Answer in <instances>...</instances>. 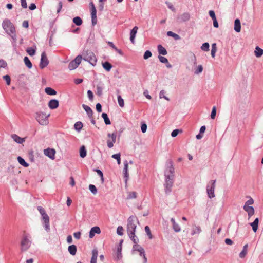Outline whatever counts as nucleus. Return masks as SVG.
I'll use <instances>...</instances> for the list:
<instances>
[{
	"instance_id": "nucleus-26",
	"label": "nucleus",
	"mask_w": 263,
	"mask_h": 263,
	"mask_svg": "<svg viewBox=\"0 0 263 263\" xmlns=\"http://www.w3.org/2000/svg\"><path fill=\"white\" fill-rule=\"evenodd\" d=\"M254 54L257 58H260L263 55V49L256 46L254 50Z\"/></svg>"
},
{
	"instance_id": "nucleus-56",
	"label": "nucleus",
	"mask_w": 263,
	"mask_h": 263,
	"mask_svg": "<svg viewBox=\"0 0 263 263\" xmlns=\"http://www.w3.org/2000/svg\"><path fill=\"white\" fill-rule=\"evenodd\" d=\"M190 18V15L187 13H185L182 14V18L184 21H187L189 20Z\"/></svg>"
},
{
	"instance_id": "nucleus-34",
	"label": "nucleus",
	"mask_w": 263,
	"mask_h": 263,
	"mask_svg": "<svg viewBox=\"0 0 263 263\" xmlns=\"http://www.w3.org/2000/svg\"><path fill=\"white\" fill-rule=\"evenodd\" d=\"M87 151L85 146L83 145L80 147V156L81 158H84L86 156Z\"/></svg>"
},
{
	"instance_id": "nucleus-39",
	"label": "nucleus",
	"mask_w": 263,
	"mask_h": 263,
	"mask_svg": "<svg viewBox=\"0 0 263 263\" xmlns=\"http://www.w3.org/2000/svg\"><path fill=\"white\" fill-rule=\"evenodd\" d=\"M102 117L104 119V122L106 125H109L111 124L109 119L108 117L107 114L102 113Z\"/></svg>"
},
{
	"instance_id": "nucleus-57",
	"label": "nucleus",
	"mask_w": 263,
	"mask_h": 263,
	"mask_svg": "<svg viewBox=\"0 0 263 263\" xmlns=\"http://www.w3.org/2000/svg\"><path fill=\"white\" fill-rule=\"evenodd\" d=\"M216 108L215 106L213 107L212 112L211 114V118L212 119H214L216 116Z\"/></svg>"
},
{
	"instance_id": "nucleus-44",
	"label": "nucleus",
	"mask_w": 263,
	"mask_h": 263,
	"mask_svg": "<svg viewBox=\"0 0 263 263\" xmlns=\"http://www.w3.org/2000/svg\"><path fill=\"white\" fill-rule=\"evenodd\" d=\"M216 51H217L216 44L215 43H213L212 45V49H211V56L212 57V58H215Z\"/></svg>"
},
{
	"instance_id": "nucleus-62",
	"label": "nucleus",
	"mask_w": 263,
	"mask_h": 263,
	"mask_svg": "<svg viewBox=\"0 0 263 263\" xmlns=\"http://www.w3.org/2000/svg\"><path fill=\"white\" fill-rule=\"evenodd\" d=\"M209 15L210 16V17L212 18V20H215L216 18V16H215V12H214V11L210 10L209 12Z\"/></svg>"
},
{
	"instance_id": "nucleus-30",
	"label": "nucleus",
	"mask_w": 263,
	"mask_h": 263,
	"mask_svg": "<svg viewBox=\"0 0 263 263\" xmlns=\"http://www.w3.org/2000/svg\"><path fill=\"white\" fill-rule=\"evenodd\" d=\"M158 51L159 54H162L163 55H165L167 53V51L166 49L163 47L161 45H159L158 46Z\"/></svg>"
},
{
	"instance_id": "nucleus-11",
	"label": "nucleus",
	"mask_w": 263,
	"mask_h": 263,
	"mask_svg": "<svg viewBox=\"0 0 263 263\" xmlns=\"http://www.w3.org/2000/svg\"><path fill=\"white\" fill-rule=\"evenodd\" d=\"M107 136L110 139L107 140V144L109 148H112L114 146V144L116 141L117 135L116 133L112 134H108Z\"/></svg>"
},
{
	"instance_id": "nucleus-51",
	"label": "nucleus",
	"mask_w": 263,
	"mask_h": 263,
	"mask_svg": "<svg viewBox=\"0 0 263 263\" xmlns=\"http://www.w3.org/2000/svg\"><path fill=\"white\" fill-rule=\"evenodd\" d=\"M201 49L205 51H208L209 50V44L208 43H204L202 44L201 47Z\"/></svg>"
},
{
	"instance_id": "nucleus-8",
	"label": "nucleus",
	"mask_w": 263,
	"mask_h": 263,
	"mask_svg": "<svg viewBox=\"0 0 263 263\" xmlns=\"http://www.w3.org/2000/svg\"><path fill=\"white\" fill-rule=\"evenodd\" d=\"M84 60L88 62L92 66H95L97 63V58L92 52H87L84 58Z\"/></svg>"
},
{
	"instance_id": "nucleus-21",
	"label": "nucleus",
	"mask_w": 263,
	"mask_h": 263,
	"mask_svg": "<svg viewBox=\"0 0 263 263\" xmlns=\"http://www.w3.org/2000/svg\"><path fill=\"white\" fill-rule=\"evenodd\" d=\"M11 137L15 142L18 144H22L25 141L24 138H22L16 134L12 135Z\"/></svg>"
},
{
	"instance_id": "nucleus-53",
	"label": "nucleus",
	"mask_w": 263,
	"mask_h": 263,
	"mask_svg": "<svg viewBox=\"0 0 263 263\" xmlns=\"http://www.w3.org/2000/svg\"><path fill=\"white\" fill-rule=\"evenodd\" d=\"M123 228L122 226H119L117 229V233L120 236L123 235Z\"/></svg>"
},
{
	"instance_id": "nucleus-33",
	"label": "nucleus",
	"mask_w": 263,
	"mask_h": 263,
	"mask_svg": "<svg viewBox=\"0 0 263 263\" xmlns=\"http://www.w3.org/2000/svg\"><path fill=\"white\" fill-rule=\"evenodd\" d=\"M36 49V47L35 46H34V47L27 48L26 49V52L29 55L33 56L35 53Z\"/></svg>"
},
{
	"instance_id": "nucleus-50",
	"label": "nucleus",
	"mask_w": 263,
	"mask_h": 263,
	"mask_svg": "<svg viewBox=\"0 0 263 263\" xmlns=\"http://www.w3.org/2000/svg\"><path fill=\"white\" fill-rule=\"evenodd\" d=\"M152 55V54L151 52L149 50H146L144 53L143 58L144 60H147L148 58H151Z\"/></svg>"
},
{
	"instance_id": "nucleus-31",
	"label": "nucleus",
	"mask_w": 263,
	"mask_h": 263,
	"mask_svg": "<svg viewBox=\"0 0 263 263\" xmlns=\"http://www.w3.org/2000/svg\"><path fill=\"white\" fill-rule=\"evenodd\" d=\"M139 253V255L143 258V263H147V259L145 254L144 249L142 248L138 251Z\"/></svg>"
},
{
	"instance_id": "nucleus-9",
	"label": "nucleus",
	"mask_w": 263,
	"mask_h": 263,
	"mask_svg": "<svg viewBox=\"0 0 263 263\" xmlns=\"http://www.w3.org/2000/svg\"><path fill=\"white\" fill-rule=\"evenodd\" d=\"M82 59V56L79 55L74 59V60L71 61L68 65V68L69 70H72L77 68L81 63Z\"/></svg>"
},
{
	"instance_id": "nucleus-38",
	"label": "nucleus",
	"mask_w": 263,
	"mask_h": 263,
	"mask_svg": "<svg viewBox=\"0 0 263 263\" xmlns=\"http://www.w3.org/2000/svg\"><path fill=\"white\" fill-rule=\"evenodd\" d=\"M24 62L26 66L29 68L31 69L32 67V65L29 58L27 57H25L24 58Z\"/></svg>"
},
{
	"instance_id": "nucleus-13",
	"label": "nucleus",
	"mask_w": 263,
	"mask_h": 263,
	"mask_svg": "<svg viewBox=\"0 0 263 263\" xmlns=\"http://www.w3.org/2000/svg\"><path fill=\"white\" fill-rule=\"evenodd\" d=\"M44 154L52 160L55 159V151L54 149L48 148L44 150Z\"/></svg>"
},
{
	"instance_id": "nucleus-3",
	"label": "nucleus",
	"mask_w": 263,
	"mask_h": 263,
	"mask_svg": "<svg viewBox=\"0 0 263 263\" xmlns=\"http://www.w3.org/2000/svg\"><path fill=\"white\" fill-rule=\"evenodd\" d=\"M37 210L42 215V220L43 227L46 232H49L50 231L49 217L46 213L45 210L41 206H38Z\"/></svg>"
},
{
	"instance_id": "nucleus-55",
	"label": "nucleus",
	"mask_w": 263,
	"mask_h": 263,
	"mask_svg": "<svg viewBox=\"0 0 263 263\" xmlns=\"http://www.w3.org/2000/svg\"><path fill=\"white\" fill-rule=\"evenodd\" d=\"M203 71V67L201 65H198L196 70L195 71V73L196 74H198L202 72Z\"/></svg>"
},
{
	"instance_id": "nucleus-43",
	"label": "nucleus",
	"mask_w": 263,
	"mask_h": 263,
	"mask_svg": "<svg viewBox=\"0 0 263 263\" xmlns=\"http://www.w3.org/2000/svg\"><path fill=\"white\" fill-rule=\"evenodd\" d=\"M167 35L169 36H172V37H174L176 40L180 39V36L179 35H178L172 31H168L167 32Z\"/></svg>"
},
{
	"instance_id": "nucleus-42",
	"label": "nucleus",
	"mask_w": 263,
	"mask_h": 263,
	"mask_svg": "<svg viewBox=\"0 0 263 263\" xmlns=\"http://www.w3.org/2000/svg\"><path fill=\"white\" fill-rule=\"evenodd\" d=\"M73 22L77 25L80 26L82 24V20L80 17H75L73 19Z\"/></svg>"
},
{
	"instance_id": "nucleus-32",
	"label": "nucleus",
	"mask_w": 263,
	"mask_h": 263,
	"mask_svg": "<svg viewBox=\"0 0 263 263\" xmlns=\"http://www.w3.org/2000/svg\"><path fill=\"white\" fill-rule=\"evenodd\" d=\"M102 65L103 68L107 71H110L112 67L111 64L108 62L102 63Z\"/></svg>"
},
{
	"instance_id": "nucleus-25",
	"label": "nucleus",
	"mask_w": 263,
	"mask_h": 263,
	"mask_svg": "<svg viewBox=\"0 0 263 263\" xmlns=\"http://www.w3.org/2000/svg\"><path fill=\"white\" fill-rule=\"evenodd\" d=\"M201 232V228L199 226H193L192 227L191 235H194L195 234H199Z\"/></svg>"
},
{
	"instance_id": "nucleus-48",
	"label": "nucleus",
	"mask_w": 263,
	"mask_h": 263,
	"mask_svg": "<svg viewBox=\"0 0 263 263\" xmlns=\"http://www.w3.org/2000/svg\"><path fill=\"white\" fill-rule=\"evenodd\" d=\"M137 197V193L135 192H130L128 193L127 199H135Z\"/></svg>"
},
{
	"instance_id": "nucleus-58",
	"label": "nucleus",
	"mask_w": 263,
	"mask_h": 263,
	"mask_svg": "<svg viewBox=\"0 0 263 263\" xmlns=\"http://www.w3.org/2000/svg\"><path fill=\"white\" fill-rule=\"evenodd\" d=\"M254 203V200L252 198H250V199L247 200L243 206H250L251 205Z\"/></svg>"
},
{
	"instance_id": "nucleus-52",
	"label": "nucleus",
	"mask_w": 263,
	"mask_h": 263,
	"mask_svg": "<svg viewBox=\"0 0 263 263\" xmlns=\"http://www.w3.org/2000/svg\"><path fill=\"white\" fill-rule=\"evenodd\" d=\"M158 58L159 61L162 63L166 64L168 63V60L164 57L159 55Z\"/></svg>"
},
{
	"instance_id": "nucleus-49",
	"label": "nucleus",
	"mask_w": 263,
	"mask_h": 263,
	"mask_svg": "<svg viewBox=\"0 0 263 263\" xmlns=\"http://www.w3.org/2000/svg\"><path fill=\"white\" fill-rule=\"evenodd\" d=\"M89 189L93 194L96 195L97 194V190L94 185L90 184L89 185Z\"/></svg>"
},
{
	"instance_id": "nucleus-54",
	"label": "nucleus",
	"mask_w": 263,
	"mask_h": 263,
	"mask_svg": "<svg viewBox=\"0 0 263 263\" xmlns=\"http://www.w3.org/2000/svg\"><path fill=\"white\" fill-rule=\"evenodd\" d=\"M95 171L97 173V174L100 176L101 180V182L103 183L104 182V177L102 171L99 169L95 170Z\"/></svg>"
},
{
	"instance_id": "nucleus-2",
	"label": "nucleus",
	"mask_w": 263,
	"mask_h": 263,
	"mask_svg": "<svg viewBox=\"0 0 263 263\" xmlns=\"http://www.w3.org/2000/svg\"><path fill=\"white\" fill-rule=\"evenodd\" d=\"M3 28L5 30L8 34L10 35L14 42L17 40L15 34V28L13 24L9 20L6 19L3 21L2 23Z\"/></svg>"
},
{
	"instance_id": "nucleus-5",
	"label": "nucleus",
	"mask_w": 263,
	"mask_h": 263,
	"mask_svg": "<svg viewBox=\"0 0 263 263\" xmlns=\"http://www.w3.org/2000/svg\"><path fill=\"white\" fill-rule=\"evenodd\" d=\"M50 114L46 115L43 112H37L35 115V119L39 124L42 125H47L48 124V117Z\"/></svg>"
},
{
	"instance_id": "nucleus-37",
	"label": "nucleus",
	"mask_w": 263,
	"mask_h": 263,
	"mask_svg": "<svg viewBox=\"0 0 263 263\" xmlns=\"http://www.w3.org/2000/svg\"><path fill=\"white\" fill-rule=\"evenodd\" d=\"M45 92L49 95H55L57 92L51 87H46L45 89Z\"/></svg>"
},
{
	"instance_id": "nucleus-47",
	"label": "nucleus",
	"mask_w": 263,
	"mask_h": 263,
	"mask_svg": "<svg viewBox=\"0 0 263 263\" xmlns=\"http://www.w3.org/2000/svg\"><path fill=\"white\" fill-rule=\"evenodd\" d=\"M145 232H146L147 235L148 236L149 239H152L153 238V235L151 233L150 229L148 226H146L145 227Z\"/></svg>"
},
{
	"instance_id": "nucleus-61",
	"label": "nucleus",
	"mask_w": 263,
	"mask_h": 263,
	"mask_svg": "<svg viewBox=\"0 0 263 263\" xmlns=\"http://www.w3.org/2000/svg\"><path fill=\"white\" fill-rule=\"evenodd\" d=\"M7 65V63L3 60H0V68H5Z\"/></svg>"
},
{
	"instance_id": "nucleus-23",
	"label": "nucleus",
	"mask_w": 263,
	"mask_h": 263,
	"mask_svg": "<svg viewBox=\"0 0 263 263\" xmlns=\"http://www.w3.org/2000/svg\"><path fill=\"white\" fill-rule=\"evenodd\" d=\"M97 257L98 250L96 249H94L92 251V257L91 258L90 263H97Z\"/></svg>"
},
{
	"instance_id": "nucleus-63",
	"label": "nucleus",
	"mask_w": 263,
	"mask_h": 263,
	"mask_svg": "<svg viewBox=\"0 0 263 263\" xmlns=\"http://www.w3.org/2000/svg\"><path fill=\"white\" fill-rule=\"evenodd\" d=\"M81 233L80 232H77L73 233L74 238L77 239H80L81 238Z\"/></svg>"
},
{
	"instance_id": "nucleus-15",
	"label": "nucleus",
	"mask_w": 263,
	"mask_h": 263,
	"mask_svg": "<svg viewBox=\"0 0 263 263\" xmlns=\"http://www.w3.org/2000/svg\"><path fill=\"white\" fill-rule=\"evenodd\" d=\"M243 210L247 213L248 219L252 217L255 213L254 209L252 206H243Z\"/></svg>"
},
{
	"instance_id": "nucleus-36",
	"label": "nucleus",
	"mask_w": 263,
	"mask_h": 263,
	"mask_svg": "<svg viewBox=\"0 0 263 263\" xmlns=\"http://www.w3.org/2000/svg\"><path fill=\"white\" fill-rule=\"evenodd\" d=\"M17 160L19 162V163L22 165V166L25 167H27L29 166V164L28 163H27L25 160L22 158L20 156H18L17 157Z\"/></svg>"
},
{
	"instance_id": "nucleus-45",
	"label": "nucleus",
	"mask_w": 263,
	"mask_h": 263,
	"mask_svg": "<svg viewBox=\"0 0 263 263\" xmlns=\"http://www.w3.org/2000/svg\"><path fill=\"white\" fill-rule=\"evenodd\" d=\"M117 99L119 105L121 107H123L124 106V101L123 99L121 97L120 95H119L118 96Z\"/></svg>"
},
{
	"instance_id": "nucleus-17",
	"label": "nucleus",
	"mask_w": 263,
	"mask_h": 263,
	"mask_svg": "<svg viewBox=\"0 0 263 263\" xmlns=\"http://www.w3.org/2000/svg\"><path fill=\"white\" fill-rule=\"evenodd\" d=\"M138 30V27L135 26L130 31V40L133 44L135 43V37Z\"/></svg>"
},
{
	"instance_id": "nucleus-59",
	"label": "nucleus",
	"mask_w": 263,
	"mask_h": 263,
	"mask_svg": "<svg viewBox=\"0 0 263 263\" xmlns=\"http://www.w3.org/2000/svg\"><path fill=\"white\" fill-rule=\"evenodd\" d=\"M3 79L6 81L7 84L9 85L11 82V79L9 76L5 75L3 76Z\"/></svg>"
},
{
	"instance_id": "nucleus-24",
	"label": "nucleus",
	"mask_w": 263,
	"mask_h": 263,
	"mask_svg": "<svg viewBox=\"0 0 263 263\" xmlns=\"http://www.w3.org/2000/svg\"><path fill=\"white\" fill-rule=\"evenodd\" d=\"M258 223L259 219L258 218H256L253 222L250 223L254 232H256L257 231L258 229Z\"/></svg>"
},
{
	"instance_id": "nucleus-18",
	"label": "nucleus",
	"mask_w": 263,
	"mask_h": 263,
	"mask_svg": "<svg viewBox=\"0 0 263 263\" xmlns=\"http://www.w3.org/2000/svg\"><path fill=\"white\" fill-rule=\"evenodd\" d=\"M173 185V179H165V191L166 193H170L171 191V187Z\"/></svg>"
},
{
	"instance_id": "nucleus-22",
	"label": "nucleus",
	"mask_w": 263,
	"mask_h": 263,
	"mask_svg": "<svg viewBox=\"0 0 263 263\" xmlns=\"http://www.w3.org/2000/svg\"><path fill=\"white\" fill-rule=\"evenodd\" d=\"M234 30L236 32H240L241 31V23L239 19H236L234 22Z\"/></svg>"
},
{
	"instance_id": "nucleus-46",
	"label": "nucleus",
	"mask_w": 263,
	"mask_h": 263,
	"mask_svg": "<svg viewBox=\"0 0 263 263\" xmlns=\"http://www.w3.org/2000/svg\"><path fill=\"white\" fill-rule=\"evenodd\" d=\"M121 155L120 153L114 154L112 155L111 157L114 159H115L117 161V163L118 164H120L121 163Z\"/></svg>"
},
{
	"instance_id": "nucleus-14",
	"label": "nucleus",
	"mask_w": 263,
	"mask_h": 263,
	"mask_svg": "<svg viewBox=\"0 0 263 263\" xmlns=\"http://www.w3.org/2000/svg\"><path fill=\"white\" fill-rule=\"evenodd\" d=\"M131 240L133 241V242L134 243V245L133 246V251H138L140 249H142V247L138 245L139 242V239L137 237H132L130 238Z\"/></svg>"
},
{
	"instance_id": "nucleus-4",
	"label": "nucleus",
	"mask_w": 263,
	"mask_h": 263,
	"mask_svg": "<svg viewBox=\"0 0 263 263\" xmlns=\"http://www.w3.org/2000/svg\"><path fill=\"white\" fill-rule=\"evenodd\" d=\"M20 250L22 252L27 251L31 245L30 237L27 235H24L20 242Z\"/></svg>"
},
{
	"instance_id": "nucleus-6",
	"label": "nucleus",
	"mask_w": 263,
	"mask_h": 263,
	"mask_svg": "<svg viewBox=\"0 0 263 263\" xmlns=\"http://www.w3.org/2000/svg\"><path fill=\"white\" fill-rule=\"evenodd\" d=\"M174 172V168L172 161L167 162V166L164 173L165 179H173V174Z\"/></svg>"
},
{
	"instance_id": "nucleus-60",
	"label": "nucleus",
	"mask_w": 263,
	"mask_h": 263,
	"mask_svg": "<svg viewBox=\"0 0 263 263\" xmlns=\"http://www.w3.org/2000/svg\"><path fill=\"white\" fill-rule=\"evenodd\" d=\"M141 129L143 133H145L147 130V125L145 123H142L141 126Z\"/></svg>"
},
{
	"instance_id": "nucleus-29",
	"label": "nucleus",
	"mask_w": 263,
	"mask_h": 263,
	"mask_svg": "<svg viewBox=\"0 0 263 263\" xmlns=\"http://www.w3.org/2000/svg\"><path fill=\"white\" fill-rule=\"evenodd\" d=\"M68 250L71 255H74L77 250V247L74 245H70L68 247Z\"/></svg>"
},
{
	"instance_id": "nucleus-35",
	"label": "nucleus",
	"mask_w": 263,
	"mask_h": 263,
	"mask_svg": "<svg viewBox=\"0 0 263 263\" xmlns=\"http://www.w3.org/2000/svg\"><path fill=\"white\" fill-rule=\"evenodd\" d=\"M121 251H122V246H121V245H119V246L117 248V252L116 253V257H115L118 260L120 259L122 257Z\"/></svg>"
},
{
	"instance_id": "nucleus-12",
	"label": "nucleus",
	"mask_w": 263,
	"mask_h": 263,
	"mask_svg": "<svg viewBox=\"0 0 263 263\" xmlns=\"http://www.w3.org/2000/svg\"><path fill=\"white\" fill-rule=\"evenodd\" d=\"M91 7V15L92 19V24L95 26L97 24V11L95 6L92 2L90 3Z\"/></svg>"
},
{
	"instance_id": "nucleus-40",
	"label": "nucleus",
	"mask_w": 263,
	"mask_h": 263,
	"mask_svg": "<svg viewBox=\"0 0 263 263\" xmlns=\"http://www.w3.org/2000/svg\"><path fill=\"white\" fill-rule=\"evenodd\" d=\"M74 129L79 132L83 127V124L81 122H77L74 125Z\"/></svg>"
},
{
	"instance_id": "nucleus-20",
	"label": "nucleus",
	"mask_w": 263,
	"mask_h": 263,
	"mask_svg": "<svg viewBox=\"0 0 263 263\" xmlns=\"http://www.w3.org/2000/svg\"><path fill=\"white\" fill-rule=\"evenodd\" d=\"M171 221L172 224V228L174 231L176 232H179L181 231V228L178 223H177L174 218H172L171 219Z\"/></svg>"
},
{
	"instance_id": "nucleus-16",
	"label": "nucleus",
	"mask_w": 263,
	"mask_h": 263,
	"mask_svg": "<svg viewBox=\"0 0 263 263\" xmlns=\"http://www.w3.org/2000/svg\"><path fill=\"white\" fill-rule=\"evenodd\" d=\"M100 233L101 230L99 227H93L91 229L89 232V236L90 238H92L94 237L95 234H99Z\"/></svg>"
},
{
	"instance_id": "nucleus-19",
	"label": "nucleus",
	"mask_w": 263,
	"mask_h": 263,
	"mask_svg": "<svg viewBox=\"0 0 263 263\" xmlns=\"http://www.w3.org/2000/svg\"><path fill=\"white\" fill-rule=\"evenodd\" d=\"M59 105L58 100L52 99L48 103V106L51 109H54L58 107Z\"/></svg>"
},
{
	"instance_id": "nucleus-27",
	"label": "nucleus",
	"mask_w": 263,
	"mask_h": 263,
	"mask_svg": "<svg viewBox=\"0 0 263 263\" xmlns=\"http://www.w3.org/2000/svg\"><path fill=\"white\" fill-rule=\"evenodd\" d=\"M82 107L84 108V109L86 112L87 114L88 115L89 117H91L92 116L93 111L91 108L89 107L88 106H87L85 104L82 105Z\"/></svg>"
},
{
	"instance_id": "nucleus-1",
	"label": "nucleus",
	"mask_w": 263,
	"mask_h": 263,
	"mask_svg": "<svg viewBox=\"0 0 263 263\" xmlns=\"http://www.w3.org/2000/svg\"><path fill=\"white\" fill-rule=\"evenodd\" d=\"M138 224H139V221L136 216H131L128 218L126 229L129 238L137 237L135 231Z\"/></svg>"
},
{
	"instance_id": "nucleus-7",
	"label": "nucleus",
	"mask_w": 263,
	"mask_h": 263,
	"mask_svg": "<svg viewBox=\"0 0 263 263\" xmlns=\"http://www.w3.org/2000/svg\"><path fill=\"white\" fill-rule=\"evenodd\" d=\"M215 182L216 180H211L210 182L211 184H208L206 187V192L208 194V196L210 198H212L215 197Z\"/></svg>"
},
{
	"instance_id": "nucleus-28",
	"label": "nucleus",
	"mask_w": 263,
	"mask_h": 263,
	"mask_svg": "<svg viewBox=\"0 0 263 263\" xmlns=\"http://www.w3.org/2000/svg\"><path fill=\"white\" fill-rule=\"evenodd\" d=\"M248 244H246L243 246L242 250L239 253V255L240 258H243L246 256V255H247V251H248Z\"/></svg>"
},
{
	"instance_id": "nucleus-41",
	"label": "nucleus",
	"mask_w": 263,
	"mask_h": 263,
	"mask_svg": "<svg viewBox=\"0 0 263 263\" xmlns=\"http://www.w3.org/2000/svg\"><path fill=\"white\" fill-rule=\"evenodd\" d=\"M159 98H163L167 101H170V99L166 96V91L164 90H162L160 91L159 93Z\"/></svg>"
},
{
	"instance_id": "nucleus-64",
	"label": "nucleus",
	"mask_w": 263,
	"mask_h": 263,
	"mask_svg": "<svg viewBox=\"0 0 263 263\" xmlns=\"http://www.w3.org/2000/svg\"><path fill=\"white\" fill-rule=\"evenodd\" d=\"M179 130L178 129H175L172 131L171 133V136L173 137H175L177 136L179 133Z\"/></svg>"
},
{
	"instance_id": "nucleus-10",
	"label": "nucleus",
	"mask_w": 263,
	"mask_h": 263,
	"mask_svg": "<svg viewBox=\"0 0 263 263\" xmlns=\"http://www.w3.org/2000/svg\"><path fill=\"white\" fill-rule=\"evenodd\" d=\"M49 64V60L47 57L45 51L43 52L41 54V61L40 63V67L43 69Z\"/></svg>"
}]
</instances>
